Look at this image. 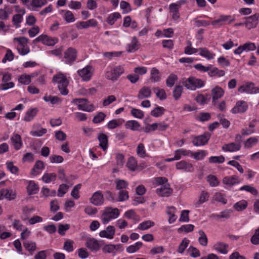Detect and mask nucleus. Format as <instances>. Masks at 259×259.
<instances>
[{
  "label": "nucleus",
  "mask_w": 259,
  "mask_h": 259,
  "mask_svg": "<svg viewBox=\"0 0 259 259\" xmlns=\"http://www.w3.org/2000/svg\"><path fill=\"white\" fill-rule=\"evenodd\" d=\"M119 214L120 211L118 208H113L111 207H105L101 217L102 222L104 224H106L111 220L116 219Z\"/></svg>",
  "instance_id": "f257e3e1"
},
{
  "label": "nucleus",
  "mask_w": 259,
  "mask_h": 259,
  "mask_svg": "<svg viewBox=\"0 0 259 259\" xmlns=\"http://www.w3.org/2000/svg\"><path fill=\"white\" fill-rule=\"evenodd\" d=\"M52 81L58 83V88L62 95H66L68 94V90L67 89V87L69 81L63 74L59 73L54 76Z\"/></svg>",
  "instance_id": "f03ea898"
},
{
  "label": "nucleus",
  "mask_w": 259,
  "mask_h": 259,
  "mask_svg": "<svg viewBox=\"0 0 259 259\" xmlns=\"http://www.w3.org/2000/svg\"><path fill=\"white\" fill-rule=\"evenodd\" d=\"M182 84L187 89L190 90H195L196 88L202 87L204 83L203 81L194 77H190L187 79L183 80Z\"/></svg>",
  "instance_id": "7ed1b4c3"
},
{
  "label": "nucleus",
  "mask_w": 259,
  "mask_h": 259,
  "mask_svg": "<svg viewBox=\"0 0 259 259\" xmlns=\"http://www.w3.org/2000/svg\"><path fill=\"white\" fill-rule=\"evenodd\" d=\"M13 40L18 42V45L17 46V49L20 55H25L30 52L29 47L27 45L28 38L25 37H15Z\"/></svg>",
  "instance_id": "20e7f679"
},
{
  "label": "nucleus",
  "mask_w": 259,
  "mask_h": 259,
  "mask_svg": "<svg viewBox=\"0 0 259 259\" xmlns=\"http://www.w3.org/2000/svg\"><path fill=\"white\" fill-rule=\"evenodd\" d=\"M123 68L120 66H116L111 68L110 70L107 71L105 73V77L108 80L112 81H116L119 76L123 73Z\"/></svg>",
  "instance_id": "39448f33"
},
{
  "label": "nucleus",
  "mask_w": 259,
  "mask_h": 259,
  "mask_svg": "<svg viewBox=\"0 0 259 259\" xmlns=\"http://www.w3.org/2000/svg\"><path fill=\"white\" fill-rule=\"evenodd\" d=\"M77 50L73 47H69L64 52L63 58L65 63L67 64H72L77 59Z\"/></svg>",
  "instance_id": "423d86ee"
},
{
  "label": "nucleus",
  "mask_w": 259,
  "mask_h": 259,
  "mask_svg": "<svg viewBox=\"0 0 259 259\" xmlns=\"http://www.w3.org/2000/svg\"><path fill=\"white\" fill-rule=\"evenodd\" d=\"M234 20L235 18L233 16L221 15L218 19L212 21L211 24L217 27H220L226 24H230Z\"/></svg>",
  "instance_id": "0eeeda50"
},
{
  "label": "nucleus",
  "mask_w": 259,
  "mask_h": 259,
  "mask_svg": "<svg viewBox=\"0 0 259 259\" xmlns=\"http://www.w3.org/2000/svg\"><path fill=\"white\" fill-rule=\"evenodd\" d=\"M58 41L57 37H51L47 35L42 34L33 40L34 44L41 42L47 46H54Z\"/></svg>",
  "instance_id": "6e6552de"
},
{
  "label": "nucleus",
  "mask_w": 259,
  "mask_h": 259,
  "mask_svg": "<svg viewBox=\"0 0 259 259\" xmlns=\"http://www.w3.org/2000/svg\"><path fill=\"white\" fill-rule=\"evenodd\" d=\"M16 190L12 189L3 188L0 190V200L6 199L8 201L14 200L16 198Z\"/></svg>",
  "instance_id": "1a4fd4ad"
},
{
  "label": "nucleus",
  "mask_w": 259,
  "mask_h": 259,
  "mask_svg": "<svg viewBox=\"0 0 259 259\" xmlns=\"http://www.w3.org/2000/svg\"><path fill=\"white\" fill-rule=\"evenodd\" d=\"M244 19H245L244 25L247 28L250 29L255 28L256 27L259 21V14L255 13L252 16L245 17Z\"/></svg>",
  "instance_id": "9d476101"
},
{
  "label": "nucleus",
  "mask_w": 259,
  "mask_h": 259,
  "mask_svg": "<svg viewBox=\"0 0 259 259\" xmlns=\"http://www.w3.org/2000/svg\"><path fill=\"white\" fill-rule=\"evenodd\" d=\"M210 138V134L208 133L195 137L192 142L196 146H200L207 143Z\"/></svg>",
  "instance_id": "9b49d317"
},
{
  "label": "nucleus",
  "mask_w": 259,
  "mask_h": 259,
  "mask_svg": "<svg viewBox=\"0 0 259 259\" xmlns=\"http://www.w3.org/2000/svg\"><path fill=\"white\" fill-rule=\"evenodd\" d=\"M91 66L87 65L83 68L77 71V74L84 81H89L92 77L93 73Z\"/></svg>",
  "instance_id": "f8f14e48"
},
{
  "label": "nucleus",
  "mask_w": 259,
  "mask_h": 259,
  "mask_svg": "<svg viewBox=\"0 0 259 259\" xmlns=\"http://www.w3.org/2000/svg\"><path fill=\"white\" fill-rule=\"evenodd\" d=\"M181 8V2L172 3L169 6V12L171 14V18L175 21H177L180 18L179 10Z\"/></svg>",
  "instance_id": "ddd939ff"
},
{
  "label": "nucleus",
  "mask_w": 259,
  "mask_h": 259,
  "mask_svg": "<svg viewBox=\"0 0 259 259\" xmlns=\"http://www.w3.org/2000/svg\"><path fill=\"white\" fill-rule=\"evenodd\" d=\"M90 202L95 206H100L103 204L104 198L101 191L95 192L90 199Z\"/></svg>",
  "instance_id": "4468645a"
},
{
  "label": "nucleus",
  "mask_w": 259,
  "mask_h": 259,
  "mask_svg": "<svg viewBox=\"0 0 259 259\" xmlns=\"http://www.w3.org/2000/svg\"><path fill=\"white\" fill-rule=\"evenodd\" d=\"M176 167L177 169L183 170L185 172H193L194 168L192 163L185 160H181L176 164Z\"/></svg>",
  "instance_id": "2eb2a0df"
},
{
  "label": "nucleus",
  "mask_w": 259,
  "mask_h": 259,
  "mask_svg": "<svg viewBox=\"0 0 259 259\" xmlns=\"http://www.w3.org/2000/svg\"><path fill=\"white\" fill-rule=\"evenodd\" d=\"M248 109V105L245 101H238L235 106L232 109L233 114L244 113Z\"/></svg>",
  "instance_id": "dca6fc26"
},
{
  "label": "nucleus",
  "mask_w": 259,
  "mask_h": 259,
  "mask_svg": "<svg viewBox=\"0 0 259 259\" xmlns=\"http://www.w3.org/2000/svg\"><path fill=\"white\" fill-rule=\"evenodd\" d=\"M172 192L173 190L170 188L168 184L161 186L159 188L156 190V193L161 197H168L172 194Z\"/></svg>",
  "instance_id": "f3484780"
},
{
  "label": "nucleus",
  "mask_w": 259,
  "mask_h": 259,
  "mask_svg": "<svg viewBox=\"0 0 259 259\" xmlns=\"http://www.w3.org/2000/svg\"><path fill=\"white\" fill-rule=\"evenodd\" d=\"M115 233V229L113 226H108L106 230H102L99 233V236L102 238L113 239Z\"/></svg>",
  "instance_id": "a211bd4d"
},
{
  "label": "nucleus",
  "mask_w": 259,
  "mask_h": 259,
  "mask_svg": "<svg viewBox=\"0 0 259 259\" xmlns=\"http://www.w3.org/2000/svg\"><path fill=\"white\" fill-rule=\"evenodd\" d=\"M11 79V75L10 73L4 74L2 78L3 83L1 85V89L6 90L13 88L14 86V83L13 82H9Z\"/></svg>",
  "instance_id": "6ab92c4d"
},
{
  "label": "nucleus",
  "mask_w": 259,
  "mask_h": 259,
  "mask_svg": "<svg viewBox=\"0 0 259 259\" xmlns=\"http://www.w3.org/2000/svg\"><path fill=\"white\" fill-rule=\"evenodd\" d=\"M152 91L149 87L144 86L139 91L137 97L139 100L149 98L151 96Z\"/></svg>",
  "instance_id": "aec40b11"
},
{
  "label": "nucleus",
  "mask_w": 259,
  "mask_h": 259,
  "mask_svg": "<svg viewBox=\"0 0 259 259\" xmlns=\"http://www.w3.org/2000/svg\"><path fill=\"white\" fill-rule=\"evenodd\" d=\"M212 103L215 104V102L222 97L224 94V91L218 85L212 89L211 91Z\"/></svg>",
  "instance_id": "412c9836"
},
{
  "label": "nucleus",
  "mask_w": 259,
  "mask_h": 259,
  "mask_svg": "<svg viewBox=\"0 0 259 259\" xmlns=\"http://www.w3.org/2000/svg\"><path fill=\"white\" fill-rule=\"evenodd\" d=\"M241 147V144L240 143H236L234 142L230 143L228 144H224L222 149L225 152H235L239 151Z\"/></svg>",
  "instance_id": "4be33fe9"
},
{
  "label": "nucleus",
  "mask_w": 259,
  "mask_h": 259,
  "mask_svg": "<svg viewBox=\"0 0 259 259\" xmlns=\"http://www.w3.org/2000/svg\"><path fill=\"white\" fill-rule=\"evenodd\" d=\"M98 139L100 142L99 146L103 151H106L108 148V140L106 134L100 133L98 136Z\"/></svg>",
  "instance_id": "5701e85b"
},
{
  "label": "nucleus",
  "mask_w": 259,
  "mask_h": 259,
  "mask_svg": "<svg viewBox=\"0 0 259 259\" xmlns=\"http://www.w3.org/2000/svg\"><path fill=\"white\" fill-rule=\"evenodd\" d=\"M240 180L238 177L236 175L232 176L230 177H225L223 180V183L225 185H227L230 186L234 185L236 184L240 183Z\"/></svg>",
  "instance_id": "b1692460"
},
{
  "label": "nucleus",
  "mask_w": 259,
  "mask_h": 259,
  "mask_svg": "<svg viewBox=\"0 0 259 259\" xmlns=\"http://www.w3.org/2000/svg\"><path fill=\"white\" fill-rule=\"evenodd\" d=\"M87 246L92 251H97L100 248V246L98 241L94 238L89 239L87 241Z\"/></svg>",
  "instance_id": "393cba45"
},
{
  "label": "nucleus",
  "mask_w": 259,
  "mask_h": 259,
  "mask_svg": "<svg viewBox=\"0 0 259 259\" xmlns=\"http://www.w3.org/2000/svg\"><path fill=\"white\" fill-rule=\"evenodd\" d=\"M209 197V194L207 192L205 191H201L198 200L195 203V207H199L200 205L206 202L208 200Z\"/></svg>",
  "instance_id": "a878e982"
},
{
  "label": "nucleus",
  "mask_w": 259,
  "mask_h": 259,
  "mask_svg": "<svg viewBox=\"0 0 259 259\" xmlns=\"http://www.w3.org/2000/svg\"><path fill=\"white\" fill-rule=\"evenodd\" d=\"M11 140L13 143L16 150H19L22 146V142L21 136L18 134H14L11 137Z\"/></svg>",
  "instance_id": "bb28decb"
},
{
  "label": "nucleus",
  "mask_w": 259,
  "mask_h": 259,
  "mask_svg": "<svg viewBox=\"0 0 259 259\" xmlns=\"http://www.w3.org/2000/svg\"><path fill=\"white\" fill-rule=\"evenodd\" d=\"M45 168L44 162L40 160H37L32 169L31 174L34 176H36L40 173L42 170Z\"/></svg>",
  "instance_id": "cd10ccee"
},
{
  "label": "nucleus",
  "mask_w": 259,
  "mask_h": 259,
  "mask_svg": "<svg viewBox=\"0 0 259 259\" xmlns=\"http://www.w3.org/2000/svg\"><path fill=\"white\" fill-rule=\"evenodd\" d=\"M60 14L63 19L67 22L71 23L75 21V19L72 12L68 10H61Z\"/></svg>",
  "instance_id": "c85d7f7f"
},
{
  "label": "nucleus",
  "mask_w": 259,
  "mask_h": 259,
  "mask_svg": "<svg viewBox=\"0 0 259 259\" xmlns=\"http://www.w3.org/2000/svg\"><path fill=\"white\" fill-rule=\"evenodd\" d=\"M150 79L152 82H158L161 79V74L159 71L155 67H153L150 71Z\"/></svg>",
  "instance_id": "c756f323"
},
{
  "label": "nucleus",
  "mask_w": 259,
  "mask_h": 259,
  "mask_svg": "<svg viewBox=\"0 0 259 259\" xmlns=\"http://www.w3.org/2000/svg\"><path fill=\"white\" fill-rule=\"evenodd\" d=\"M228 245L227 244L221 242H217L213 246L215 250L224 254L228 253Z\"/></svg>",
  "instance_id": "7c9ffc66"
},
{
  "label": "nucleus",
  "mask_w": 259,
  "mask_h": 259,
  "mask_svg": "<svg viewBox=\"0 0 259 259\" xmlns=\"http://www.w3.org/2000/svg\"><path fill=\"white\" fill-rule=\"evenodd\" d=\"M88 101L87 99H84V102H82L81 104H78L77 107L79 110H83L87 112H92L95 110V108L93 104L87 105Z\"/></svg>",
  "instance_id": "2f4dec72"
},
{
  "label": "nucleus",
  "mask_w": 259,
  "mask_h": 259,
  "mask_svg": "<svg viewBox=\"0 0 259 259\" xmlns=\"http://www.w3.org/2000/svg\"><path fill=\"white\" fill-rule=\"evenodd\" d=\"M139 44L136 37H133L132 41L126 46V51L128 52H134L139 49Z\"/></svg>",
  "instance_id": "473e14b6"
},
{
  "label": "nucleus",
  "mask_w": 259,
  "mask_h": 259,
  "mask_svg": "<svg viewBox=\"0 0 259 259\" xmlns=\"http://www.w3.org/2000/svg\"><path fill=\"white\" fill-rule=\"evenodd\" d=\"M126 167L129 170L135 171L138 168L137 161L135 157L131 156L128 158L126 164Z\"/></svg>",
  "instance_id": "72a5a7b5"
},
{
  "label": "nucleus",
  "mask_w": 259,
  "mask_h": 259,
  "mask_svg": "<svg viewBox=\"0 0 259 259\" xmlns=\"http://www.w3.org/2000/svg\"><path fill=\"white\" fill-rule=\"evenodd\" d=\"M208 75L210 77L217 76L222 77L225 75V71L223 70H220L217 67H209V70H208Z\"/></svg>",
  "instance_id": "f704fd0d"
},
{
  "label": "nucleus",
  "mask_w": 259,
  "mask_h": 259,
  "mask_svg": "<svg viewBox=\"0 0 259 259\" xmlns=\"http://www.w3.org/2000/svg\"><path fill=\"white\" fill-rule=\"evenodd\" d=\"M176 208L174 206L167 207L166 213L169 215L168 223L169 224L175 222L177 218V215L175 214Z\"/></svg>",
  "instance_id": "c9c22d12"
},
{
  "label": "nucleus",
  "mask_w": 259,
  "mask_h": 259,
  "mask_svg": "<svg viewBox=\"0 0 259 259\" xmlns=\"http://www.w3.org/2000/svg\"><path fill=\"white\" fill-rule=\"evenodd\" d=\"M27 190L29 195L35 194L38 191V187L34 181H30L28 182Z\"/></svg>",
  "instance_id": "e433bc0d"
},
{
  "label": "nucleus",
  "mask_w": 259,
  "mask_h": 259,
  "mask_svg": "<svg viewBox=\"0 0 259 259\" xmlns=\"http://www.w3.org/2000/svg\"><path fill=\"white\" fill-rule=\"evenodd\" d=\"M199 55L203 57L206 58L208 60H211L214 58L215 54L210 52L207 48H199Z\"/></svg>",
  "instance_id": "4c0bfd02"
},
{
  "label": "nucleus",
  "mask_w": 259,
  "mask_h": 259,
  "mask_svg": "<svg viewBox=\"0 0 259 259\" xmlns=\"http://www.w3.org/2000/svg\"><path fill=\"white\" fill-rule=\"evenodd\" d=\"M125 127L126 128L131 129L132 131H139L140 124L137 121L132 120L126 121Z\"/></svg>",
  "instance_id": "58836bf2"
},
{
  "label": "nucleus",
  "mask_w": 259,
  "mask_h": 259,
  "mask_svg": "<svg viewBox=\"0 0 259 259\" xmlns=\"http://www.w3.org/2000/svg\"><path fill=\"white\" fill-rule=\"evenodd\" d=\"M57 178V175L55 173H45L42 177V180L45 183H50L55 181Z\"/></svg>",
  "instance_id": "ea45409f"
},
{
  "label": "nucleus",
  "mask_w": 259,
  "mask_h": 259,
  "mask_svg": "<svg viewBox=\"0 0 259 259\" xmlns=\"http://www.w3.org/2000/svg\"><path fill=\"white\" fill-rule=\"evenodd\" d=\"M124 122V119L122 118L113 119L108 123L107 126L109 129H114L121 125Z\"/></svg>",
  "instance_id": "a19ab883"
},
{
  "label": "nucleus",
  "mask_w": 259,
  "mask_h": 259,
  "mask_svg": "<svg viewBox=\"0 0 259 259\" xmlns=\"http://www.w3.org/2000/svg\"><path fill=\"white\" fill-rule=\"evenodd\" d=\"M207 155V152L206 150H199L196 152L191 151V156L193 157L196 160H201Z\"/></svg>",
  "instance_id": "79ce46f5"
},
{
  "label": "nucleus",
  "mask_w": 259,
  "mask_h": 259,
  "mask_svg": "<svg viewBox=\"0 0 259 259\" xmlns=\"http://www.w3.org/2000/svg\"><path fill=\"white\" fill-rule=\"evenodd\" d=\"M248 205L247 202L245 200H242L235 203L233 208L238 211H240L246 208Z\"/></svg>",
  "instance_id": "37998d69"
},
{
  "label": "nucleus",
  "mask_w": 259,
  "mask_h": 259,
  "mask_svg": "<svg viewBox=\"0 0 259 259\" xmlns=\"http://www.w3.org/2000/svg\"><path fill=\"white\" fill-rule=\"evenodd\" d=\"M38 110L36 108H33L28 110L25 115L24 120L26 121H30L33 119L37 114Z\"/></svg>",
  "instance_id": "c03bdc74"
},
{
  "label": "nucleus",
  "mask_w": 259,
  "mask_h": 259,
  "mask_svg": "<svg viewBox=\"0 0 259 259\" xmlns=\"http://www.w3.org/2000/svg\"><path fill=\"white\" fill-rule=\"evenodd\" d=\"M120 245H113V244H108L105 245L103 248L102 250L104 253H113L115 252V250H117Z\"/></svg>",
  "instance_id": "a18cd8bd"
},
{
  "label": "nucleus",
  "mask_w": 259,
  "mask_h": 259,
  "mask_svg": "<svg viewBox=\"0 0 259 259\" xmlns=\"http://www.w3.org/2000/svg\"><path fill=\"white\" fill-rule=\"evenodd\" d=\"M153 91L156 94L157 97L160 100H163L166 98V95L163 89H160L158 87L153 88Z\"/></svg>",
  "instance_id": "49530a36"
},
{
  "label": "nucleus",
  "mask_w": 259,
  "mask_h": 259,
  "mask_svg": "<svg viewBox=\"0 0 259 259\" xmlns=\"http://www.w3.org/2000/svg\"><path fill=\"white\" fill-rule=\"evenodd\" d=\"M136 152L138 156L140 157L145 158L148 156V155L146 153L145 146L142 143H140L138 145Z\"/></svg>",
  "instance_id": "de8ad7c7"
},
{
  "label": "nucleus",
  "mask_w": 259,
  "mask_h": 259,
  "mask_svg": "<svg viewBox=\"0 0 259 259\" xmlns=\"http://www.w3.org/2000/svg\"><path fill=\"white\" fill-rule=\"evenodd\" d=\"M115 183L116 184V189L119 191L127 188L128 185V183L123 180L116 179L115 181Z\"/></svg>",
  "instance_id": "09e8293b"
},
{
  "label": "nucleus",
  "mask_w": 259,
  "mask_h": 259,
  "mask_svg": "<svg viewBox=\"0 0 259 259\" xmlns=\"http://www.w3.org/2000/svg\"><path fill=\"white\" fill-rule=\"evenodd\" d=\"M53 0H31V5L35 8H40L45 5L48 2H52Z\"/></svg>",
  "instance_id": "8fccbe9b"
},
{
  "label": "nucleus",
  "mask_w": 259,
  "mask_h": 259,
  "mask_svg": "<svg viewBox=\"0 0 259 259\" xmlns=\"http://www.w3.org/2000/svg\"><path fill=\"white\" fill-rule=\"evenodd\" d=\"M165 110L163 107L158 106L151 111V115L153 117H158L162 116L164 114Z\"/></svg>",
  "instance_id": "3c124183"
},
{
  "label": "nucleus",
  "mask_w": 259,
  "mask_h": 259,
  "mask_svg": "<svg viewBox=\"0 0 259 259\" xmlns=\"http://www.w3.org/2000/svg\"><path fill=\"white\" fill-rule=\"evenodd\" d=\"M121 17L120 14L118 12H114L109 15L107 18V22L111 25L114 24L117 19Z\"/></svg>",
  "instance_id": "603ef678"
},
{
  "label": "nucleus",
  "mask_w": 259,
  "mask_h": 259,
  "mask_svg": "<svg viewBox=\"0 0 259 259\" xmlns=\"http://www.w3.org/2000/svg\"><path fill=\"white\" fill-rule=\"evenodd\" d=\"M198 233L200 235L198 238L199 243L203 246H206L208 243V239L206 235L202 230L199 231Z\"/></svg>",
  "instance_id": "864d4df0"
},
{
  "label": "nucleus",
  "mask_w": 259,
  "mask_h": 259,
  "mask_svg": "<svg viewBox=\"0 0 259 259\" xmlns=\"http://www.w3.org/2000/svg\"><path fill=\"white\" fill-rule=\"evenodd\" d=\"M142 242H137L135 244L129 246L126 248V251L133 253L138 250L142 246Z\"/></svg>",
  "instance_id": "5fc2aeb1"
},
{
  "label": "nucleus",
  "mask_w": 259,
  "mask_h": 259,
  "mask_svg": "<svg viewBox=\"0 0 259 259\" xmlns=\"http://www.w3.org/2000/svg\"><path fill=\"white\" fill-rule=\"evenodd\" d=\"M124 217L128 219H132L135 221H139V217L137 215L134 210L131 209L126 211L124 213Z\"/></svg>",
  "instance_id": "6e6d98bb"
},
{
  "label": "nucleus",
  "mask_w": 259,
  "mask_h": 259,
  "mask_svg": "<svg viewBox=\"0 0 259 259\" xmlns=\"http://www.w3.org/2000/svg\"><path fill=\"white\" fill-rule=\"evenodd\" d=\"M33 76L31 75L22 74L19 77V82L23 84H29L31 82V77Z\"/></svg>",
  "instance_id": "4d7b16f0"
},
{
  "label": "nucleus",
  "mask_w": 259,
  "mask_h": 259,
  "mask_svg": "<svg viewBox=\"0 0 259 259\" xmlns=\"http://www.w3.org/2000/svg\"><path fill=\"white\" fill-rule=\"evenodd\" d=\"M154 225V222L150 221H147L140 223L138 227V229L141 230H145L148 229Z\"/></svg>",
  "instance_id": "13d9d810"
},
{
  "label": "nucleus",
  "mask_w": 259,
  "mask_h": 259,
  "mask_svg": "<svg viewBox=\"0 0 259 259\" xmlns=\"http://www.w3.org/2000/svg\"><path fill=\"white\" fill-rule=\"evenodd\" d=\"M225 160V157L223 155L219 156H211L208 159V161L210 163H222Z\"/></svg>",
  "instance_id": "bf43d9fd"
},
{
  "label": "nucleus",
  "mask_w": 259,
  "mask_h": 259,
  "mask_svg": "<svg viewBox=\"0 0 259 259\" xmlns=\"http://www.w3.org/2000/svg\"><path fill=\"white\" fill-rule=\"evenodd\" d=\"M194 226L191 224L185 225L182 226L178 230V231L180 233L183 232L189 233L192 232L194 230Z\"/></svg>",
  "instance_id": "052dcab7"
},
{
  "label": "nucleus",
  "mask_w": 259,
  "mask_h": 259,
  "mask_svg": "<svg viewBox=\"0 0 259 259\" xmlns=\"http://www.w3.org/2000/svg\"><path fill=\"white\" fill-rule=\"evenodd\" d=\"M183 87L182 85H177L173 91V96L176 100H178L181 96L183 93Z\"/></svg>",
  "instance_id": "680f3d73"
},
{
  "label": "nucleus",
  "mask_w": 259,
  "mask_h": 259,
  "mask_svg": "<svg viewBox=\"0 0 259 259\" xmlns=\"http://www.w3.org/2000/svg\"><path fill=\"white\" fill-rule=\"evenodd\" d=\"M23 245L28 251H33L36 250V243L34 242L27 240L24 242Z\"/></svg>",
  "instance_id": "e2e57ef3"
},
{
  "label": "nucleus",
  "mask_w": 259,
  "mask_h": 259,
  "mask_svg": "<svg viewBox=\"0 0 259 259\" xmlns=\"http://www.w3.org/2000/svg\"><path fill=\"white\" fill-rule=\"evenodd\" d=\"M23 15L21 14H16L13 16L12 21L16 28L20 26V23L23 20Z\"/></svg>",
  "instance_id": "0e129e2a"
},
{
  "label": "nucleus",
  "mask_w": 259,
  "mask_h": 259,
  "mask_svg": "<svg viewBox=\"0 0 259 259\" xmlns=\"http://www.w3.org/2000/svg\"><path fill=\"white\" fill-rule=\"evenodd\" d=\"M207 181L211 187H217L219 184L217 177L213 175H209L207 177Z\"/></svg>",
  "instance_id": "69168bd1"
},
{
  "label": "nucleus",
  "mask_w": 259,
  "mask_h": 259,
  "mask_svg": "<svg viewBox=\"0 0 259 259\" xmlns=\"http://www.w3.org/2000/svg\"><path fill=\"white\" fill-rule=\"evenodd\" d=\"M213 199L215 201L221 202L224 204H226L227 202V200L225 198L224 195L220 192L216 193L214 195Z\"/></svg>",
  "instance_id": "338daca9"
},
{
  "label": "nucleus",
  "mask_w": 259,
  "mask_h": 259,
  "mask_svg": "<svg viewBox=\"0 0 259 259\" xmlns=\"http://www.w3.org/2000/svg\"><path fill=\"white\" fill-rule=\"evenodd\" d=\"M250 242L253 245H259V227L255 230L254 234L250 238Z\"/></svg>",
  "instance_id": "774afa93"
}]
</instances>
